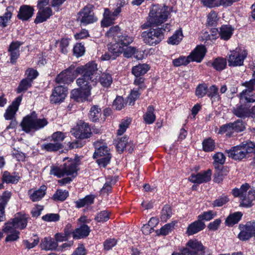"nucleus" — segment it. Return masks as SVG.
<instances>
[{
	"instance_id": "nucleus-1",
	"label": "nucleus",
	"mask_w": 255,
	"mask_h": 255,
	"mask_svg": "<svg viewBox=\"0 0 255 255\" xmlns=\"http://www.w3.org/2000/svg\"><path fill=\"white\" fill-rule=\"evenodd\" d=\"M81 77L76 80V84L79 89L73 90L71 92V98L77 102L88 100L91 95V90L97 84V65L94 62L87 63L74 70V67H69L61 72L56 78L58 84H69L73 82L78 75Z\"/></svg>"
},
{
	"instance_id": "nucleus-2",
	"label": "nucleus",
	"mask_w": 255,
	"mask_h": 255,
	"mask_svg": "<svg viewBox=\"0 0 255 255\" xmlns=\"http://www.w3.org/2000/svg\"><path fill=\"white\" fill-rule=\"evenodd\" d=\"M106 35L115 42V43L111 45L114 46L113 50H115L116 53H122L124 49L133 41V37L123 30L118 25L110 27Z\"/></svg>"
},
{
	"instance_id": "nucleus-3",
	"label": "nucleus",
	"mask_w": 255,
	"mask_h": 255,
	"mask_svg": "<svg viewBox=\"0 0 255 255\" xmlns=\"http://www.w3.org/2000/svg\"><path fill=\"white\" fill-rule=\"evenodd\" d=\"M172 7L167 6L153 5L149 11L148 18L146 22L148 26L152 25L158 26L165 22L171 11Z\"/></svg>"
},
{
	"instance_id": "nucleus-4",
	"label": "nucleus",
	"mask_w": 255,
	"mask_h": 255,
	"mask_svg": "<svg viewBox=\"0 0 255 255\" xmlns=\"http://www.w3.org/2000/svg\"><path fill=\"white\" fill-rule=\"evenodd\" d=\"M170 27V24L166 23L161 28H150L143 31L141 34V37L144 42L151 46L157 44L164 38V32L169 31Z\"/></svg>"
},
{
	"instance_id": "nucleus-5",
	"label": "nucleus",
	"mask_w": 255,
	"mask_h": 255,
	"mask_svg": "<svg viewBox=\"0 0 255 255\" xmlns=\"http://www.w3.org/2000/svg\"><path fill=\"white\" fill-rule=\"evenodd\" d=\"M232 194L235 197L240 198V205L243 207H251L253 201L255 200V189L248 183L243 184L240 188L233 189Z\"/></svg>"
},
{
	"instance_id": "nucleus-6",
	"label": "nucleus",
	"mask_w": 255,
	"mask_h": 255,
	"mask_svg": "<svg viewBox=\"0 0 255 255\" xmlns=\"http://www.w3.org/2000/svg\"><path fill=\"white\" fill-rule=\"evenodd\" d=\"M78 164L74 159H70L65 162L63 165L51 166L50 174L61 178L67 176H71L73 178L76 176L78 171Z\"/></svg>"
},
{
	"instance_id": "nucleus-7",
	"label": "nucleus",
	"mask_w": 255,
	"mask_h": 255,
	"mask_svg": "<svg viewBox=\"0 0 255 255\" xmlns=\"http://www.w3.org/2000/svg\"><path fill=\"white\" fill-rule=\"evenodd\" d=\"M72 134L79 139L72 142L70 144L71 148H76L82 147L84 143L81 139L90 137L92 134L91 128L89 125L85 123H80L75 128L71 130Z\"/></svg>"
},
{
	"instance_id": "nucleus-8",
	"label": "nucleus",
	"mask_w": 255,
	"mask_h": 255,
	"mask_svg": "<svg viewBox=\"0 0 255 255\" xmlns=\"http://www.w3.org/2000/svg\"><path fill=\"white\" fill-rule=\"evenodd\" d=\"M95 151L93 154L94 158H98L97 163L100 167H105L110 162L111 155L107 145L100 141L94 143Z\"/></svg>"
},
{
	"instance_id": "nucleus-9",
	"label": "nucleus",
	"mask_w": 255,
	"mask_h": 255,
	"mask_svg": "<svg viewBox=\"0 0 255 255\" xmlns=\"http://www.w3.org/2000/svg\"><path fill=\"white\" fill-rule=\"evenodd\" d=\"M48 124L45 119H38L35 112L25 117L21 123L22 129L26 132L32 129L38 130Z\"/></svg>"
},
{
	"instance_id": "nucleus-10",
	"label": "nucleus",
	"mask_w": 255,
	"mask_h": 255,
	"mask_svg": "<svg viewBox=\"0 0 255 255\" xmlns=\"http://www.w3.org/2000/svg\"><path fill=\"white\" fill-rule=\"evenodd\" d=\"M230 53L228 58L229 66L237 67L243 65L244 60L248 55V52L244 48L238 47L231 51Z\"/></svg>"
},
{
	"instance_id": "nucleus-11",
	"label": "nucleus",
	"mask_w": 255,
	"mask_h": 255,
	"mask_svg": "<svg viewBox=\"0 0 255 255\" xmlns=\"http://www.w3.org/2000/svg\"><path fill=\"white\" fill-rule=\"evenodd\" d=\"M28 217L21 213L17 214L14 218L6 223L3 229V232H11L13 228L15 229H24L27 224Z\"/></svg>"
},
{
	"instance_id": "nucleus-12",
	"label": "nucleus",
	"mask_w": 255,
	"mask_h": 255,
	"mask_svg": "<svg viewBox=\"0 0 255 255\" xmlns=\"http://www.w3.org/2000/svg\"><path fill=\"white\" fill-rule=\"evenodd\" d=\"M184 253L187 255H207L206 248L203 246L201 242L196 239L189 240L187 243L186 248L183 249Z\"/></svg>"
},
{
	"instance_id": "nucleus-13",
	"label": "nucleus",
	"mask_w": 255,
	"mask_h": 255,
	"mask_svg": "<svg viewBox=\"0 0 255 255\" xmlns=\"http://www.w3.org/2000/svg\"><path fill=\"white\" fill-rule=\"evenodd\" d=\"M77 19L80 22L81 24L86 25L96 22L98 19L94 16L92 8L86 6L79 12Z\"/></svg>"
},
{
	"instance_id": "nucleus-14",
	"label": "nucleus",
	"mask_w": 255,
	"mask_h": 255,
	"mask_svg": "<svg viewBox=\"0 0 255 255\" xmlns=\"http://www.w3.org/2000/svg\"><path fill=\"white\" fill-rule=\"evenodd\" d=\"M67 94V89L63 86H59L54 88L50 97L51 103L58 104L62 102Z\"/></svg>"
},
{
	"instance_id": "nucleus-15",
	"label": "nucleus",
	"mask_w": 255,
	"mask_h": 255,
	"mask_svg": "<svg viewBox=\"0 0 255 255\" xmlns=\"http://www.w3.org/2000/svg\"><path fill=\"white\" fill-rule=\"evenodd\" d=\"M212 171L210 169L197 174H192L188 180L194 183L201 184L209 181L211 179Z\"/></svg>"
},
{
	"instance_id": "nucleus-16",
	"label": "nucleus",
	"mask_w": 255,
	"mask_h": 255,
	"mask_svg": "<svg viewBox=\"0 0 255 255\" xmlns=\"http://www.w3.org/2000/svg\"><path fill=\"white\" fill-rule=\"evenodd\" d=\"M22 100V97H17L6 110L4 117L6 120H12L18 110L19 105Z\"/></svg>"
},
{
	"instance_id": "nucleus-17",
	"label": "nucleus",
	"mask_w": 255,
	"mask_h": 255,
	"mask_svg": "<svg viewBox=\"0 0 255 255\" xmlns=\"http://www.w3.org/2000/svg\"><path fill=\"white\" fill-rule=\"evenodd\" d=\"M121 12L120 8L116 9L114 12H111L108 9H105L104 18L101 21L103 27H108L114 23L117 16Z\"/></svg>"
},
{
	"instance_id": "nucleus-18",
	"label": "nucleus",
	"mask_w": 255,
	"mask_h": 255,
	"mask_svg": "<svg viewBox=\"0 0 255 255\" xmlns=\"http://www.w3.org/2000/svg\"><path fill=\"white\" fill-rule=\"evenodd\" d=\"M229 157L235 160H241L246 156L245 149L242 144L234 146L232 149L226 150Z\"/></svg>"
},
{
	"instance_id": "nucleus-19",
	"label": "nucleus",
	"mask_w": 255,
	"mask_h": 255,
	"mask_svg": "<svg viewBox=\"0 0 255 255\" xmlns=\"http://www.w3.org/2000/svg\"><path fill=\"white\" fill-rule=\"evenodd\" d=\"M239 0H201L203 4L209 7L222 5L225 7L231 5Z\"/></svg>"
},
{
	"instance_id": "nucleus-20",
	"label": "nucleus",
	"mask_w": 255,
	"mask_h": 255,
	"mask_svg": "<svg viewBox=\"0 0 255 255\" xmlns=\"http://www.w3.org/2000/svg\"><path fill=\"white\" fill-rule=\"evenodd\" d=\"M52 15V10L49 7L38 8V11L34 20L36 23H42L46 21Z\"/></svg>"
},
{
	"instance_id": "nucleus-21",
	"label": "nucleus",
	"mask_w": 255,
	"mask_h": 255,
	"mask_svg": "<svg viewBox=\"0 0 255 255\" xmlns=\"http://www.w3.org/2000/svg\"><path fill=\"white\" fill-rule=\"evenodd\" d=\"M40 247L41 250L45 251L60 250V249L57 248V243L51 237H45L42 239Z\"/></svg>"
},
{
	"instance_id": "nucleus-22",
	"label": "nucleus",
	"mask_w": 255,
	"mask_h": 255,
	"mask_svg": "<svg viewBox=\"0 0 255 255\" xmlns=\"http://www.w3.org/2000/svg\"><path fill=\"white\" fill-rule=\"evenodd\" d=\"M23 44L19 41L12 42L8 48V52L10 56V62L14 63L19 56V47Z\"/></svg>"
},
{
	"instance_id": "nucleus-23",
	"label": "nucleus",
	"mask_w": 255,
	"mask_h": 255,
	"mask_svg": "<svg viewBox=\"0 0 255 255\" xmlns=\"http://www.w3.org/2000/svg\"><path fill=\"white\" fill-rule=\"evenodd\" d=\"M206 49L204 46H198L189 55L191 56L190 60L191 61H196L200 62L203 59Z\"/></svg>"
},
{
	"instance_id": "nucleus-24",
	"label": "nucleus",
	"mask_w": 255,
	"mask_h": 255,
	"mask_svg": "<svg viewBox=\"0 0 255 255\" xmlns=\"http://www.w3.org/2000/svg\"><path fill=\"white\" fill-rule=\"evenodd\" d=\"M47 187L45 185L41 186L39 188L32 191H28V194L30 200L33 202H37L42 199L46 194Z\"/></svg>"
},
{
	"instance_id": "nucleus-25",
	"label": "nucleus",
	"mask_w": 255,
	"mask_h": 255,
	"mask_svg": "<svg viewBox=\"0 0 255 255\" xmlns=\"http://www.w3.org/2000/svg\"><path fill=\"white\" fill-rule=\"evenodd\" d=\"M243 102L240 101L239 104L233 107L232 113L238 118H245L250 116V111L249 109L245 106L243 105Z\"/></svg>"
},
{
	"instance_id": "nucleus-26",
	"label": "nucleus",
	"mask_w": 255,
	"mask_h": 255,
	"mask_svg": "<svg viewBox=\"0 0 255 255\" xmlns=\"http://www.w3.org/2000/svg\"><path fill=\"white\" fill-rule=\"evenodd\" d=\"M91 231L90 227L86 224H81L80 227L73 232V237L79 239L87 237Z\"/></svg>"
},
{
	"instance_id": "nucleus-27",
	"label": "nucleus",
	"mask_w": 255,
	"mask_h": 255,
	"mask_svg": "<svg viewBox=\"0 0 255 255\" xmlns=\"http://www.w3.org/2000/svg\"><path fill=\"white\" fill-rule=\"evenodd\" d=\"M205 227V224L198 219L188 226L186 234L189 236L192 235L203 230Z\"/></svg>"
},
{
	"instance_id": "nucleus-28",
	"label": "nucleus",
	"mask_w": 255,
	"mask_h": 255,
	"mask_svg": "<svg viewBox=\"0 0 255 255\" xmlns=\"http://www.w3.org/2000/svg\"><path fill=\"white\" fill-rule=\"evenodd\" d=\"M34 9L29 5H23L20 7L17 16L22 20H27L33 15Z\"/></svg>"
},
{
	"instance_id": "nucleus-29",
	"label": "nucleus",
	"mask_w": 255,
	"mask_h": 255,
	"mask_svg": "<svg viewBox=\"0 0 255 255\" xmlns=\"http://www.w3.org/2000/svg\"><path fill=\"white\" fill-rule=\"evenodd\" d=\"M234 28L231 25H223L218 31L219 37L224 40H228L233 35Z\"/></svg>"
},
{
	"instance_id": "nucleus-30",
	"label": "nucleus",
	"mask_w": 255,
	"mask_h": 255,
	"mask_svg": "<svg viewBox=\"0 0 255 255\" xmlns=\"http://www.w3.org/2000/svg\"><path fill=\"white\" fill-rule=\"evenodd\" d=\"M253 89L250 90L246 89L243 90L240 94V101L243 103H254L255 102V95L252 94Z\"/></svg>"
},
{
	"instance_id": "nucleus-31",
	"label": "nucleus",
	"mask_w": 255,
	"mask_h": 255,
	"mask_svg": "<svg viewBox=\"0 0 255 255\" xmlns=\"http://www.w3.org/2000/svg\"><path fill=\"white\" fill-rule=\"evenodd\" d=\"M41 149L48 152L56 151L63 148L62 143H55L54 141L46 142L40 145Z\"/></svg>"
},
{
	"instance_id": "nucleus-32",
	"label": "nucleus",
	"mask_w": 255,
	"mask_h": 255,
	"mask_svg": "<svg viewBox=\"0 0 255 255\" xmlns=\"http://www.w3.org/2000/svg\"><path fill=\"white\" fill-rule=\"evenodd\" d=\"M228 170L226 168H219L215 166V173L214 174V181L216 183H220L228 173Z\"/></svg>"
},
{
	"instance_id": "nucleus-33",
	"label": "nucleus",
	"mask_w": 255,
	"mask_h": 255,
	"mask_svg": "<svg viewBox=\"0 0 255 255\" xmlns=\"http://www.w3.org/2000/svg\"><path fill=\"white\" fill-rule=\"evenodd\" d=\"M98 77L97 78V82L100 81V84L104 87H109L113 82V79L111 75L109 74L103 73L101 76H99V73L97 70Z\"/></svg>"
},
{
	"instance_id": "nucleus-34",
	"label": "nucleus",
	"mask_w": 255,
	"mask_h": 255,
	"mask_svg": "<svg viewBox=\"0 0 255 255\" xmlns=\"http://www.w3.org/2000/svg\"><path fill=\"white\" fill-rule=\"evenodd\" d=\"M154 109L152 106L148 107L147 112L143 115V118L145 123L147 124H151L154 122L156 116L154 114Z\"/></svg>"
},
{
	"instance_id": "nucleus-35",
	"label": "nucleus",
	"mask_w": 255,
	"mask_h": 255,
	"mask_svg": "<svg viewBox=\"0 0 255 255\" xmlns=\"http://www.w3.org/2000/svg\"><path fill=\"white\" fill-rule=\"evenodd\" d=\"M149 67L145 64H138L132 67V73L135 76L138 77L145 74L149 70Z\"/></svg>"
},
{
	"instance_id": "nucleus-36",
	"label": "nucleus",
	"mask_w": 255,
	"mask_h": 255,
	"mask_svg": "<svg viewBox=\"0 0 255 255\" xmlns=\"http://www.w3.org/2000/svg\"><path fill=\"white\" fill-rule=\"evenodd\" d=\"M242 216V214L239 212L230 214L226 220V225L231 226L238 223Z\"/></svg>"
},
{
	"instance_id": "nucleus-37",
	"label": "nucleus",
	"mask_w": 255,
	"mask_h": 255,
	"mask_svg": "<svg viewBox=\"0 0 255 255\" xmlns=\"http://www.w3.org/2000/svg\"><path fill=\"white\" fill-rule=\"evenodd\" d=\"M122 53H123L124 56L127 58L131 57L132 55H134L136 59H140L142 58L141 55L140 57L138 56V51L134 47L128 46L124 49Z\"/></svg>"
},
{
	"instance_id": "nucleus-38",
	"label": "nucleus",
	"mask_w": 255,
	"mask_h": 255,
	"mask_svg": "<svg viewBox=\"0 0 255 255\" xmlns=\"http://www.w3.org/2000/svg\"><path fill=\"white\" fill-rule=\"evenodd\" d=\"M182 38V31L181 29H178L169 38L168 43L172 45H177L181 41Z\"/></svg>"
},
{
	"instance_id": "nucleus-39",
	"label": "nucleus",
	"mask_w": 255,
	"mask_h": 255,
	"mask_svg": "<svg viewBox=\"0 0 255 255\" xmlns=\"http://www.w3.org/2000/svg\"><path fill=\"white\" fill-rule=\"evenodd\" d=\"M113 48L114 46L113 45H110L108 47V52L102 55L101 57V59L103 61L110 59L114 60L121 54L115 53V50H113Z\"/></svg>"
},
{
	"instance_id": "nucleus-40",
	"label": "nucleus",
	"mask_w": 255,
	"mask_h": 255,
	"mask_svg": "<svg viewBox=\"0 0 255 255\" xmlns=\"http://www.w3.org/2000/svg\"><path fill=\"white\" fill-rule=\"evenodd\" d=\"M2 179L6 183H16L18 181L19 177L15 174H11L8 171H4Z\"/></svg>"
},
{
	"instance_id": "nucleus-41",
	"label": "nucleus",
	"mask_w": 255,
	"mask_h": 255,
	"mask_svg": "<svg viewBox=\"0 0 255 255\" xmlns=\"http://www.w3.org/2000/svg\"><path fill=\"white\" fill-rule=\"evenodd\" d=\"M101 115V109L97 106H93L89 113V119L92 122L97 121Z\"/></svg>"
},
{
	"instance_id": "nucleus-42",
	"label": "nucleus",
	"mask_w": 255,
	"mask_h": 255,
	"mask_svg": "<svg viewBox=\"0 0 255 255\" xmlns=\"http://www.w3.org/2000/svg\"><path fill=\"white\" fill-rule=\"evenodd\" d=\"M212 65L216 70L221 71L225 68L227 61L225 58H217L214 60Z\"/></svg>"
},
{
	"instance_id": "nucleus-43",
	"label": "nucleus",
	"mask_w": 255,
	"mask_h": 255,
	"mask_svg": "<svg viewBox=\"0 0 255 255\" xmlns=\"http://www.w3.org/2000/svg\"><path fill=\"white\" fill-rule=\"evenodd\" d=\"M68 192L66 190L57 189L52 196V199L55 201H64L68 196Z\"/></svg>"
},
{
	"instance_id": "nucleus-44",
	"label": "nucleus",
	"mask_w": 255,
	"mask_h": 255,
	"mask_svg": "<svg viewBox=\"0 0 255 255\" xmlns=\"http://www.w3.org/2000/svg\"><path fill=\"white\" fill-rule=\"evenodd\" d=\"M191 56H180L178 58L174 59L172 61L173 64L176 67L180 66L182 65H186L191 62Z\"/></svg>"
},
{
	"instance_id": "nucleus-45",
	"label": "nucleus",
	"mask_w": 255,
	"mask_h": 255,
	"mask_svg": "<svg viewBox=\"0 0 255 255\" xmlns=\"http://www.w3.org/2000/svg\"><path fill=\"white\" fill-rule=\"evenodd\" d=\"M32 81L26 78L23 79L20 83L17 88V93H20L27 90L31 86Z\"/></svg>"
},
{
	"instance_id": "nucleus-46",
	"label": "nucleus",
	"mask_w": 255,
	"mask_h": 255,
	"mask_svg": "<svg viewBox=\"0 0 255 255\" xmlns=\"http://www.w3.org/2000/svg\"><path fill=\"white\" fill-rule=\"evenodd\" d=\"M202 144L203 150L205 151L210 152L215 149V142L211 138H208L204 140Z\"/></svg>"
},
{
	"instance_id": "nucleus-47",
	"label": "nucleus",
	"mask_w": 255,
	"mask_h": 255,
	"mask_svg": "<svg viewBox=\"0 0 255 255\" xmlns=\"http://www.w3.org/2000/svg\"><path fill=\"white\" fill-rule=\"evenodd\" d=\"M172 214L170 207L165 205L163 208L161 213V219L163 222H166L171 217Z\"/></svg>"
},
{
	"instance_id": "nucleus-48",
	"label": "nucleus",
	"mask_w": 255,
	"mask_h": 255,
	"mask_svg": "<svg viewBox=\"0 0 255 255\" xmlns=\"http://www.w3.org/2000/svg\"><path fill=\"white\" fill-rule=\"evenodd\" d=\"M232 131L241 132L245 129V125L241 120H237L234 123H231Z\"/></svg>"
},
{
	"instance_id": "nucleus-49",
	"label": "nucleus",
	"mask_w": 255,
	"mask_h": 255,
	"mask_svg": "<svg viewBox=\"0 0 255 255\" xmlns=\"http://www.w3.org/2000/svg\"><path fill=\"white\" fill-rule=\"evenodd\" d=\"M213 158L214 160V166H216L217 164L223 165L226 160V157L225 155L221 152L216 153L213 156Z\"/></svg>"
},
{
	"instance_id": "nucleus-50",
	"label": "nucleus",
	"mask_w": 255,
	"mask_h": 255,
	"mask_svg": "<svg viewBox=\"0 0 255 255\" xmlns=\"http://www.w3.org/2000/svg\"><path fill=\"white\" fill-rule=\"evenodd\" d=\"M131 122L130 119L123 120L119 125V128L117 131V134L119 135H122L126 130Z\"/></svg>"
},
{
	"instance_id": "nucleus-51",
	"label": "nucleus",
	"mask_w": 255,
	"mask_h": 255,
	"mask_svg": "<svg viewBox=\"0 0 255 255\" xmlns=\"http://www.w3.org/2000/svg\"><path fill=\"white\" fill-rule=\"evenodd\" d=\"M42 219L44 221L51 222H57L60 220V216L58 214L49 213L42 217Z\"/></svg>"
},
{
	"instance_id": "nucleus-52",
	"label": "nucleus",
	"mask_w": 255,
	"mask_h": 255,
	"mask_svg": "<svg viewBox=\"0 0 255 255\" xmlns=\"http://www.w3.org/2000/svg\"><path fill=\"white\" fill-rule=\"evenodd\" d=\"M110 213L108 211H102L97 214L95 220L98 222H106L110 219Z\"/></svg>"
},
{
	"instance_id": "nucleus-53",
	"label": "nucleus",
	"mask_w": 255,
	"mask_h": 255,
	"mask_svg": "<svg viewBox=\"0 0 255 255\" xmlns=\"http://www.w3.org/2000/svg\"><path fill=\"white\" fill-rule=\"evenodd\" d=\"M139 95L138 89H133L128 98L127 102L129 105H133L134 101L139 98Z\"/></svg>"
},
{
	"instance_id": "nucleus-54",
	"label": "nucleus",
	"mask_w": 255,
	"mask_h": 255,
	"mask_svg": "<svg viewBox=\"0 0 255 255\" xmlns=\"http://www.w3.org/2000/svg\"><path fill=\"white\" fill-rule=\"evenodd\" d=\"M4 232L9 234L5 238L6 242L15 241L19 238V232L14 228H13V231L11 232Z\"/></svg>"
},
{
	"instance_id": "nucleus-55",
	"label": "nucleus",
	"mask_w": 255,
	"mask_h": 255,
	"mask_svg": "<svg viewBox=\"0 0 255 255\" xmlns=\"http://www.w3.org/2000/svg\"><path fill=\"white\" fill-rule=\"evenodd\" d=\"M216 215L215 213L210 210L204 212L203 214L199 215L198 218L201 221L202 220L209 221L212 219Z\"/></svg>"
},
{
	"instance_id": "nucleus-56",
	"label": "nucleus",
	"mask_w": 255,
	"mask_h": 255,
	"mask_svg": "<svg viewBox=\"0 0 255 255\" xmlns=\"http://www.w3.org/2000/svg\"><path fill=\"white\" fill-rule=\"evenodd\" d=\"M65 136L61 131H57L53 133L51 135V141L55 143H62V141L65 139Z\"/></svg>"
},
{
	"instance_id": "nucleus-57",
	"label": "nucleus",
	"mask_w": 255,
	"mask_h": 255,
	"mask_svg": "<svg viewBox=\"0 0 255 255\" xmlns=\"http://www.w3.org/2000/svg\"><path fill=\"white\" fill-rule=\"evenodd\" d=\"M228 197L226 195H223L216 199L212 203L214 207H221L229 201Z\"/></svg>"
},
{
	"instance_id": "nucleus-58",
	"label": "nucleus",
	"mask_w": 255,
	"mask_h": 255,
	"mask_svg": "<svg viewBox=\"0 0 255 255\" xmlns=\"http://www.w3.org/2000/svg\"><path fill=\"white\" fill-rule=\"evenodd\" d=\"M207 93V86L206 84L198 85L196 90V95L199 98L204 97Z\"/></svg>"
},
{
	"instance_id": "nucleus-59",
	"label": "nucleus",
	"mask_w": 255,
	"mask_h": 255,
	"mask_svg": "<svg viewBox=\"0 0 255 255\" xmlns=\"http://www.w3.org/2000/svg\"><path fill=\"white\" fill-rule=\"evenodd\" d=\"M74 54L79 57L82 56L85 53V47L81 43H77L73 48Z\"/></svg>"
},
{
	"instance_id": "nucleus-60",
	"label": "nucleus",
	"mask_w": 255,
	"mask_h": 255,
	"mask_svg": "<svg viewBox=\"0 0 255 255\" xmlns=\"http://www.w3.org/2000/svg\"><path fill=\"white\" fill-rule=\"evenodd\" d=\"M6 10V12H5L3 15L0 16V26L2 27H4L7 25L8 21L11 17V13L7 9Z\"/></svg>"
},
{
	"instance_id": "nucleus-61",
	"label": "nucleus",
	"mask_w": 255,
	"mask_h": 255,
	"mask_svg": "<svg viewBox=\"0 0 255 255\" xmlns=\"http://www.w3.org/2000/svg\"><path fill=\"white\" fill-rule=\"evenodd\" d=\"M208 96L211 99L213 98H219L218 89L215 85L211 86L208 89H207Z\"/></svg>"
},
{
	"instance_id": "nucleus-62",
	"label": "nucleus",
	"mask_w": 255,
	"mask_h": 255,
	"mask_svg": "<svg viewBox=\"0 0 255 255\" xmlns=\"http://www.w3.org/2000/svg\"><path fill=\"white\" fill-rule=\"evenodd\" d=\"M242 146L247 153L254 152L255 153V144L251 141L250 142H244L242 143Z\"/></svg>"
},
{
	"instance_id": "nucleus-63",
	"label": "nucleus",
	"mask_w": 255,
	"mask_h": 255,
	"mask_svg": "<svg viewBox=\"0 0 255 255\" xmlns=\"http://www.w3.org/2000/svg\"><path fill=\"white\" fill-rule=\"evenodd\" d=\"M125 103L124 99L121 96H118L113 102V106L118 110H121L124 107Z\"/></svg>"
},
{
	"instance_id": "nucleus-64",
	"label": "nucleus",
	"mask_w": 255,
	"mask_h": 255,
	"mask_svg": "<svg viewBox=\"0 0 255 255\" xmlns=\"http://www.w3.org/2000/svg\"><path fill=\"white\" fill-rule=\"evenodd\" d=\"M11 197V193L8 191L4 192L0 198V205H2L4 208L5 205L7 204Z\"/></svg>"
}]
</instances>
